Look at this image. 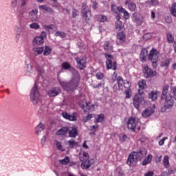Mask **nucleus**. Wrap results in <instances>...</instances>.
Listing matches in <instances>:
<instances>
[{"label": "nucleus", "instance_id": "obj_20", "mask_svg": "<svg viewBox=\"0 0 176 176\" xmlns=\"http://www.w3.org/2000/svg\"><path fill=\"white\" fill-rule=\"evenodd\" d=\"M131 19L134 23H136L140 25V24H142V16H140V14L137 12H134L132 16Z\"/></svg>", "mask_w": 176, "mask_h": 176}, {"label": "nucleus", "instance_id": "obj_21", "mask_svg": "<svg viewBox=\"0 0 176 176\" xmlns=\"http://www.w3.org/2000/svg\"><path fill=\"white\" fill-rule=\"evenodd\" d=\"M135 155L138 157V159H139V160H141V159H142L143 157H145V156H146V149L145 148H142V149H140L138 151H135Z\"/></svg>", "mask_w": 176, "mask_h": 176}, {"label": "nucleus", "instance_id": "obj_13", "mask_svg": "<svg viewBox=\"0 0 176 176\" xmlns=\"http://www.w3.org/2000/svg\"><path fill=\"white\" fill-rule=\"evenodd\" d=\"M76 61L77 63V66L80 69H85V68H86V63H87V60L85 56L76 57Z\"/></svg>", "mask_w": 176, "mask_h": 176}, {"label": "nucleus", "instance_id": "obj_3", "mask_svg": "<svg viewBox=\"0 0 176 176\" xmlns=\"http://www.w3.org/2000/svg\"><path fill=\"white\" fill-rule=\"evenodd\" d=\"M17 5L19 6V13L21 16H23L27 12V8H25L27 0H11L12 8H14Z\"/></svg>", "mask_w": 176, "mask_h": 176}, {"label": "nucleus", "instance_id": "obj_4", "mask_svg": "<svg viewBox=\"0 0 176 176\" xmlns=\"http://www.w3.org/2000/svg\"><path fill=\"white\" fill-rule=\"evenodd\" d=\"M127 127L129 130H131V131H135V130L140 131V130H141V123L137 118L130 117L128 119Z\"/></svg>", "mask_w": 176, "mask_h": 176}, {"label": "nucleus", "instance_id": "obj_37", "mask_svg": "<svg viewBox=\"0 0 176 176\" xmlns=\"http://www.w3.org/2000/svg\"><path fill=\"white\" fill-rule=\"evenodd\" d=\"M166 36L168 43H173V42H174V36L173 35V33L170 32H167Z\"/></svg>", "mask_w": 176, "mask_h": 176}, {"label": "nucleus", "instance_id": "obj_29", "mask_svg": "<svg viewBox=\"0 0 176 176\" xmlns=\"http://www.w3.org/2000/svg\"><path fill=\"white\" fill-rule=\"evenodd\" d=\"M44 42H45V40L43 39V38L41 36H36L33 40V45H34V46H36V45H43Z\"/></svg>", "mask_w": 176, "mask_h": 176}, {"label": "nucleus", "instance_id": "obj_31", "mask_svg": "<svg viewBox=\"0 0 176 176\" xmlns=\"http://www.w3.org/2000/svg\"><path fill=\"white\" fill-rule=\"evenodd\" d=\"M146 57H148V50H142L140 55V61L142 63H144V61H146Z\"/></svg>", "mask_w": 176, "mask_h": 176}, {"label": "nucleus", "instance_id": "obj_49", "mask_svg": "<svg viewBox=\"0 0 176 176\" xmlns=\"http://www.w3.org/2000/svg\"><path fill=\"white\" fill-rule=\"evenodd\" d=\"M117 82H118V87H123V85L124 83V81L123 80V78L118 76L117 78Z\"/></svg>", "mask_w": 176, "mask_h": 176}, {"label": "nucleus", "instance_id": "obj_2", "mask_svg": "<svg viewBox=\"0 0 176 176\" xmlns=\"http://www.w3.org/2000/svg\"><path fill=\"white\" fill-rule=\"evenodd\" d=\"M89 153L87 152H82L80 153L79 154V159L80 162H82L81 163V167L84 169H87L89 167H91L93 164H94V160L91 159L89 160Z\"/></svg>", "mask_w": 176, "mask_h": 176}, {"label": "nucleus", "instance_id": "obj_54", "mask_svg": "<svg viewBox=\"0 0 176 176\" xmlns=\"http://www.w3.org/2000/svg\"><path fill=\"white\" fill-rule=\"evenodd\" d=\"M116 174L119 176H124V172L122 170V168L118 167L116 169Z\"/></svg>", "mask_w": 176, "mask_h": 176}, {"label": "nucleus", "instance_id": "obj_36", "mask_svg": "<svg viewBox=\"0 0 176 176\" xmlns=\"http://www.w3.org/2000/svg\"><path fill=\"white\" fill-rule=\"evenodd\" d=\"M151 162H152V155H148L142 162V166H146V164H149Z\"/></svg>", "mask_w": 176, "mask_h": 176}, {"label": "nucleus", "instance_id": "obj_22", "mask_svg": "<svg viewBox=\"0 0 176 176\" xmlns=\"http://www.w3.org/2000/svg\"><path fill=\"white\" fill-rule=\"evenodd\" d=\"M104 50L108 53H112L113 52V45L110 41H106L104 44Z\"/></svg>", "mask_w": 176, "mask_h": 176}, {"label": "nucleus", "instance_id": "obj_50", "mask_svg": "<svg viewBox=\"0 0 176 176\" xmlns=\"http://www.w3.org/2000/svg\"><path fill=\"white\" fill-rule=\"evenodd\" d=\"M163 164H164V167H166V168H168V164H169L168 155H166L164 157V159H163Z\"/></svg>", "mask_w": 176, "mask_h": 176}, {"label": "nucleus", "instance_id": "obj_48", "mask_svg": "<svg viewBox=\"0 0 176 176\" xmlns=\"http://www.w3.org/2000/svg\"><path fill=\"white\" fill-rule=\"evenodd\" d=\"M104 86H105V81L102 80L99 84L94 85L93 87L94 89H98V87H101L102 89H104Z\"/></svg>", "mask_w": 176, "mask_h": 176}, {"label": "nucleus", "instance_id": "obj_16", "mask_svg": "<svg viewBox=\"0 0 176 176\" xmlns=\"http://www.w3.org/2000/svg\"><path fill=\"white\" fill-rule=\"evenodd\" d=\"M70 72L73 75L72 80L73 82H75L78 85L79 83V81L80 80V74H79V72H78V70H76L74 67L70 69Z\"/></svg>", "mask_w": 176, "mask_h": 176}, {"label": "nucleus", "instance_id": "obj_10", "mask_svg": "<svg viewBox=\"0 0 176 176\" xmlns=\"http://www.w3.org/2000/svg\"><path fill=\"white\" fill-rule=\"evenodd\" d=\"M133 104L134 108L138 109L141 105H144L145 104V100L144 99V96L142 94H136L133 98Z\"/></svg>", "mask_w": 176, "mask_h": 176}, {"label": "nucleus", "instance_id": "obj_8", "mask_svg": "<svg viewBox=\"0 0 176 176\" xmlns=\"http://www.w3.org/2000/svg\"><path fill=\"white\" fill-rule=\"evenodd\" d=\"M91 16V12L89 6H86L85 3H82V8L81 10V17L82 19L83 23H89L90 17Z\"/></svg>", "mask_w": 176, "mask_h": 176}, {"label": "nucleus", "instance_id": "obj_45", "mask_svg": "<svg viewBox=\"0 0 176 176\" xmlns=\"http://www.w3.org/2000/svg\"><path fill=\"white\" fill-rule=\"evenodd\" d=\"M104 120V114H100L95 118V123H100Z\"/></svg>", "mask_w": 176, "mask_h": 176}, {"label": "nucleus", "instance_id": "obj_17", "mask_svg": "<svg viewBox=\"0 0 176 176\" xmlns=\"http://www.w3.org/2000/svg\"><path fill=\"white\" fill-rule=\"evenodd\" d=\"M144 78H153V76H156V71H153L146 66L144 69Z\"/></svg>", "mask_w": 176, "mask_h": 176}, {"label": "nucleus", "instance_id": "obj_58", "mask_svg": "<svg viewBox=\"0 0 176 176\" xmlns=\"http://www.w3.org/2000/svg\"><path fill=\"white\" fill-rule=\"evenodd\" d=\"M79 14V11H78V10L73 8V11H72V17L73 19H75L76 17H78V15Z\"/></svg>", "mask_w": 176, "mask_h": 176}, {"label": "nucleus", "instance_id": "obj_43", "mask_svg": "<svg viewBox=\"0 0 176 176\" xmlns=\"http://www.w3.org/2000/svg\"><path fill=\"white\" fill-rule=\"evenodd\" d=\"M32 74V65L30 64L27 65L26 66V75L30 76Z\"/></svg>", "mask_w": 176, "mask_h": 176}, {"label": "nucleus", "instance_id": "obj_55", "mask_svg": "<svg viewBox=\"0 0 176 176\" xmlns=\"http://www.w3.org/2000/svg\"><path fill=\"white\" fill-rule=\"evenodd\" d=\"M39 24L36 23H33L30 25V28L32 30H39Z\"/></svg>", "mask_w": 176, "mask_h": 176}, {"label": "nucleus", "instance_id": "obj_41", "mask_svg": "<svg viewBox=\"0 0 176 176\" xmlns=\"http://www.w3.org/2000/svg\"><path fill=\"white\" fill-rule=\"evenodd\" d=\"M69 157H65L63 160H60L59 163L63 166H67L69 163Z\"/></svg>", "mask_w": 176, "mask_h": 176}, {"label": "nucleus", "instance_id": "obj_6", "mask_svg": "<svg viewBox=\"0 0 176 176\" xmlns=\"http://www.w3.org/2000/svg\"><path fill=\"white\" fill-rule=\"evenodd\" d=\"M59 84L66 91H74L78 87V83L72 80L68 82L59 80Z\"/></svg>", "mask_w": 176, "mask_h": 176}, {"label": "nucleus", "instance_id": "obj_23", "mask_svg": "<svg viewBox=\"0 0 176 176\" xmlns=\"http://www.w3.org/2000/svg\"><path fill=\"white\" fill-rule=\"evenodd\" d=\"M62 116L65 119H67V120H71L72 122L76 121V116L74 114H69L67 112H63L62 113Z\"/></svg>", "mask_w": 176, "mask_h": 176}, {"label": "nucleus", "instance_id": "obj_11", "mask_svg": "<svg viewBox=\"0 0 176 176\" xmlns=\"http://www.w3.org/2000/svg\"><path fill=\"white\" fill-rule=\"evenodd\" d=\"M78 104L80 108L83 109L84 112H87V111H94L96 107H98L97 104H92L90 106L86 100H80Z\"/></svg>", "mask_w": 176, "mask_h": 176}, {"label": "nucleus", "instance_id": "obj_14", "mask_svg": "<svg viewBox=\"0 0 176 176\" xmlns=\"http://www.w3.org/2000/svg\"><path fill=\"white\" fill-rule=\"evenodd\" d=\"M155 106L153 104L152 107H147L145 110L142 113L143 118H149V116H152L153 113H155Z\"/></svg>", "mask_w": 176, "mask_h": 176}, {"label": "nucleus", "instance_id": "obj_12", "mask_svg": "<svg viewBox=\"0 0 176 176\" xmlns=\"http://www.w3.org/2000/svg\"><path fill=\"white\" fill-rule=\"evenodd\" d=\"M138 160L139 159L135 154V151H133L131 153V155H129L128 157L127 164H129V166H135Z\"/></svg>", "mask_w": 176, "mask_h": 176}, {"label": "nucleus", "instance_id": "obj_27", "mask_svg": "<svg viewBox=\"0 0 176 176\" xmlns=\"http://www.w3.org/2000/svg\"><path fill=\"white\" fill-rule=\"evenodd\" d=\"M68 133V126H63L56 132V135H65Z\"/></svg>", "mask_w": 176, "mask_h": 176}, {"label": "nucleus", "instance_id": "obj_25", "mask_svg": "<svg viewBox=\"0 0 176 176\" xmlns=\"http://www.w3.org/2000/svg\"><path fill=\"white\" fill-rule=\"evenodd\" d=\"M45 130V124L40 122L35 128V135H39Z\"/></svg>", "mask_w": 176, "mask_h": 176}, {"label": "nucleus", "instance_id": "obj_46", "mask_svg": "<svg viewBox=\"0 0 176 176\" xmlns=\"http://www.w3.org/2000/svg\"><path fill=\"white\" fill-rule=\"evenodd\" d=\"M78 142H76V141H75L74 139H71L70 140L68 141L69 148H75Z\"/></svg>", "mask_w": 176, "mask_h": 176}, {"label": "nucleus", "instance_id": "obj_63", "mask_svg": "<svg viewBox=\"0 0 176 176\" xmlns=\"http://www.w3.org/2000/svg\"><path fill=\"white\" fill-rule=\"evenodd\" d=\"M56 146L59 151H61V149H63V146H61V143L58 141L56 142Z\"/></svg>", "mask_w": 176, "mask_h": 176}, {"label": "nucleus", "instance_id": "obj_7", "mask_svg": "<svg viewBox=\"0 0 176 176\" xmlns=\"http://www.w3.org/2000/svg\"><path fill=\"white\" fill-rule=\"evenodd\" d=\"M40 94H39V90L38 89V85H36V84H35L34 85V87L32 89V91L30 92V100L32 102V104H34V105H36V104H38V102H39V97H40Z\"/></svg>", "mask_w": 176, "mask_h": 176}, {"label": "nucleus", "instance_id": "obj_28", "mask_svg": "<svg viewBox=\"0 0 176 176\" xmlns=\"http://www.w3.org/2000/svg\"><path fill=\"white\" fill-rule=\"evenodd\" d=\"M111 9V12H113V13H116V14H120V12H122L123 7L112 5Z\"/></svg>", "mask_w": 176, "mask_h": 176}, {"label": "nucleus", "instance_id": "obj_15", "mask_svg": "<svg viewBox=\"0 0 176 176\" xmlns=\"http://www.w3.org/2000/svg\"><path fill=\"white\" fill-rule=\"evenodd\" d=\"M67 133L70 138H76V137L79 135V133L78 132V127L75 126L68 127Z\"/></svg>", "mask_w": 176, "mask_h": 176}, {"label": "nucleus", "instance_id": "obj_62", "mask_svg": "<svg viewBox=\"0 0 176 176\" xmlns=\"http://www.w3.org/2000/svg\"><path fill=\"white\" fill-rule=\"evenodd\" d=\"M19 25H20L21 28L24 29V28H25V25H27V22L21 21L19 22Z\"/></svg>", "mask_w": 176, "mask_h": 176}, {"label": "nucleus", "instance_id": "obj_26", "mask_svg": "<svg viewBox=\"0 0 176 176\" xmlns=\"http://www.w3.org/2000/svg\"><path fill=\"white\" fill-rule=\"evenodd\" d=\"M168 92V85H164L162 89V95L161 96L162 100H165V102H167V93Z\"/></svg>", "mask_w": 176, "mask_h": 176}, {"label": "nucleus", "instance_id": "obj_56", "mask_svg": "<svg viewBox=\"0 0 176 176\" xmlns=\"http://www.w3.org/2000/svg\"><path fill=\"white\" fill-rule=\"evenodd\" d=\"M119 138L120 141L124 142L127 141V135H124V133H120L119 135Z\"/></svg>", "mask_w": 176, "mask_h": 176}, {"label": "nucleus", "instance_id": "obj_30", "mask_svg": "<svg viewBox=\"0 0 176 176\" xmlns=\"http://www.w3.org/2000/svg\"><path fill=\"white\" fill-rule=\"evenodd\" d=\"M125 5H128L129 10L131 12H135V9H137V5H135V3L126 1L125 2Z\"/></svg>", "mask_w": 176, "mask_h": 176}, {"label": "nucleus", "instance_id": "obj_34", "mask_svg": "<svg viewBox=\"0 0 176 176\" xmlns=\"http://www.w3.org/2000/svg\"><path fill=\"white\" fill-rule=\"evenodd\" d=\"M39 9L42 10L43 12H47V13H50L52 14L53 13V9L49 8L46 5L39 6Z\"/></svg>", "mask_w": 176, "mask_h": 176}, {"label": "nucleus", "instance_id": "obj_35", "mask_svg": "<svg viewBox=\"0 0 176 176\" xmlns=\"http://www.w3.org/2000/svg\"><path fill=\"white\" fill-rule=\"evenodd\" d=\"M117 38L120 42H124V41H126V34H124L123 32H119L117 34Z\"/></svg>", "mask_w": 176, "mask_h": 176}, {"label": "nucleus", "instance_id": "obj_1", "mask_svg": "<svg viewBox=\"0 0 176 176\" xmlns=\"http://www.w3.org/2000/svg\"><path fill=\"white\" fill-rule=\"evenodd\" d=\"M174 100H176V88L170 87V93L166 96V102L161 107L162 112H170L174 107Z\"/></svg>", "mask_w": 176, "mask_h": 176}, {"label": "nucleus", "instance_id": "obj_19", "mask_svg": "<svg viewBox=\"0 0 176 176\" xmlns=\"http://www.w3.org/2000/svg\"><path fill=\"white\" fill-rule=\"evenodd\" d=\"M138 85L139 86L138 93L144 94V89H146V80H140L138 81Z\"/></svg>", "mask_w": 176, "mask_h": 176}, {"label": "nucleus", "instance_id": "obj_61", "mask_svg": "<svg viewBox=\"0 0 176 176\" xmlns=\"http://www.w3.org/2000/svg\"><path fill=\"white\" fill-rule=\"evenodd\" d=\"M151 34L149 33H147L143 36V39H144L145 41H148V39H151Z\"/></svg>", "mask_w": 176, "mask_h": 176}, {"label": "nucleus", "instance_id": "obj_24", "mask_svg": "<svg viewBox=\"0 0 176 176\" xmlns=\"http://www.w3.org/2000/svg\"><path fill=\"white\" fill-rule=\"evenodd\" d=\"M31 21H36L38 20V10H32L29 13Z\"/></svg>", "mask_w": 176, "mask_h": 176}, {"label": "nucleus", "instance_id": "obj_39", "mask_svg": "<svg viewBox=\"0 0 176 176\" xmlns=\"http://www.w3.org/2000/svg\"><path fill=\"white\" fill-rule=\"evenodd\" d=\"M43 47V54L44 56H49V54H50V53H52V48H50V47L48 46H45Z\"/></svg>", "mask_w": 176, "mask_h": 176}, {"label": "nucleus", "instance_id": "obj_32", "mask_svg": "<svg viewBox=\"0 0 176 176\" xmlns=\"http://www.w3.org/2000/svg\"><path fill=\"white\" fill-rule=\"evenodd\" d=\"M120 19H121V17L120 15H118L116 16V21L115 27L118 30V31H120V30L122 28V21H120Z\"/></svg>", "mask_w": 176, "mask_h": 176}, {"label": "nucleus", "instance_id": "obj_52", "mask_svg": "<svg viewBox=\"0 0 176 176\" xmlns=\"http://www.w3.org/2000/svg\"><path fill=\"white\" fill-rule=\"evenodd\" d=\"M125 98H131V89H127L124 91Z\"/></svg>", "mask_w": 176, "mask_h": 176}, {"label": "nucleus", "instance_id": "obj_64", "mask_svg": "<svg viewBox=\"0 0 176 176\" xmlns=\"http://www.w3.org/2000/svg\"><path fill=\"white\" fill-rule=\"evenodd\" d=\"M130 86H131L130 82H129V81L124 82V87H125V89H129V87H130Z\"/></svg>", "mask_w": 176, "mask_h": 176}, {"label": "nucleus", "instance_id": "obj_53", "mask_svg": "<svg viewBox=\"0 0 176 176\" xmlns=\"http://www.w3.org/2000/svg\"><path fill=\"white\" fill-rule=\"evenodd\" d=\"M55 36H60V38H65V36H67V34L64 32L58 31L56 32Z\"/></svg>", "mask_w": 176, "mask_h": 176}, {"label": "nucleus", "instance_id": "obj_59", "mask_svg": "<svg viewBox=\"0 0 176 176\" xmlns=\"http://www.w3.org/2000/svg\"><path fill=\"white\" fill-rule=\"evenodd\" d=\"M168 138L167 137H164L162 140H160L159 141V145H160V146H162V145H164V142L166 141V140H168Z\"/></svg>", "mask_w": 176, "mask_h": 176}, {"label": "nucleus", "instance_id": "obj_5", "mask_svg": "<svg viewBox=\"0 0 176 176\" xmlns=\"http://www.w3.org/2000/svg\"><path fill=\"white\" fill-rule=\"evenodd\" d=\"M160 52L157 50L153 48L148 54V60L152 63L153 68H157V60H159Z\"/></svg>", "mask_w": 176, "mask_h": 176}, {"label": "nucleus", "instance_id": "obj_38", "mask_svg": "<svg viewBox=\"0 0 176 176\" xmlns=\"http://www.w3.org/2000/svg\"><path fill=\"white\" fill-rule=\"evenodd\" d=\"M170 10L172 16H173V17H176V3H172Z\"/></svg>", "mask_w": 176, "mask_h": 176}, {"label": "nucleus", "instance_id": "obj_51", "mask_svg": "<svg viewBox=\"0 0 176 176\" xmlns=\"http://www.w3.org/2000/svg\"><path fill=\"white\" fill-rule=\"evenodd\" d=\"M98 20L100 23H105L108 21V18L105 15H99Z\"/></svg>", "mask_w": 176, "mask_h": 176}, {"label": "nucleus", "instance_id": "obj_57", "mask_svg": "<svg viewBox=\"0 0 176 176\" xmlns=\"http://www.w3.org/2000/svg\"><path fill=\"white\" fill-rule=\"evenodd\" d=\"M96 77L98 80H102L104 79V74L98 72L96 74Z\"/></svg>", "mask_w": 176, "mask_h": 176}, {"label": "nucleus", "instance_id": "obj_9", "mask_svg": "<svg viewBox=\"0 0 176 176\" xmlns=\"http://www.w3.org/2000/svg\"><path fill=\"white\" fill-rule=\"evenodd\" d=\"M104 57L106 60V65L107 69H113V71H116L117 66H116V61L113 60V56L111 55L108 53L104 54Z\"/></svg>", "mask_w": 176, "mask_h": 176}, {"label": "nucleus", "instance_id": "obj_33", "mask_svg": "<svg viewBox=\"0 0 176 176\" xmlns=\"http://www.w3.org/2000/svg\"><path fill=\"white\" fill-rule=\"evenodd\" d=\"M149 100H151V101H155V100H157V91H151L148 96Z\"/></svg>", "mask_w": 176, "mask_h": 176}, {"label": "nucleus", "instance_id": "obj_42", "mask_svg": "<svg viewBox=\"0 0 176 176\" xmlns=\"http://www.w3.org/2000/svg\"><path fill=\"white\" fill-rule=\"evenodd\" d=\"M147 5L150 6H156V5H159V1L157 0H148L146 1Z\"/></svg>", "mask_w": 176, "mask_h": 176}, {"label": "nucleus", "instance_id": "obj_44", "mask_svg": "<svg viewBox=\"0 0 176 176\" xmlns=\"http://www.w3.org/2000/svg\"><path fill=\"white\" fill-rule=\"evenodd\" d=\"M33 52H34L35 54H41V53H43V47H34L33 48Z\"/></svg>", "mask_w": 176, "mask_h": 176}, {"label": "nucleus", "instance_id": "obj_18", "mask_svg": "<svg viewBox=\"0 0 176 176\" xmlns=\"http://www.w3.org/2000/svg\"><path fill=\"white\" fill-rule=\"evenodd\" d=\"M61 93V89L60 87H53L48 91V96L50 97H56Z\"/></svg>", "mask_w": 176, "mask_h": 176}, {"label": "nucleus", "instance_id": "obj_47", "mask_svg": "<svg viewBox=\"0 0 176 176\" xmlns=\"http://www.w3.org/2000/svg\"><path fill=\"white\" fill-rule=\"evenodd\" d=\"M62 67H63V69H69L70 71H71V68H74L71 67V65H69V63L67 62L63 63Z\"/></svg>", "mask_w": 176, "mask_h": 176}, {"label": "nucleus", "instance_id": "obj_60", "mask_svg": "<svg viewBox=\"0 0 176 176\" xmlns=\"http://www.w3.org/2000/svg\"><path fill=\"white\" fill-rule=\"evenodd\" d=\"M46 30L50 31V30H56V25H50L45 27Z\"/></svg>", "mask_w": 176, "mask_h": 176}, {"label": "nucleus", "instance_id": "obj_40", "mask_svg": "<svg viewBox=\"0 0 176 176\" xmlns=\"http://www.w3.org/2000/svg\"><path fill=\"white\" fill-rule=\"evenodd\" d=\"M120 13H124L123 17L125 20H129L130 19V13H129V12H127L126 9L122 8L121 10V12H120Z\"/></svg>", "mask_w": 176, "mask_h": 176}]
</instances>
